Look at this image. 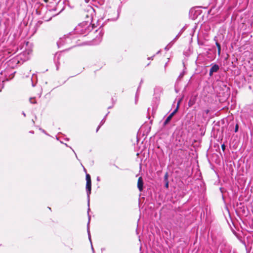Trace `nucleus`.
<instances>
[{
    "mask_svg": "<svg viewBox=\"0 0 253 253\" xmlns=\"http://www.w3.org/2000/svg\"><path fill=\"white\" fill-rule=\"evenodd\" d=\"M220 191L221 192V187H220L219 188Z\"/></svg>",
    "mask_w": 253,
    "mask_h": 253,
    "instance_id": "4c0bfd02",
    "label": "nucleus"
},
{
    "mask_svg": "<svg viewBox=\"0 0 253 253\" xmlns=\"http://www.w3.org/2000/svg\"><path fill=\"white\" fill-rule=\"evenodd\" d=\"M172 119L170 118L169 117H168L167 118V119L165 120V121H164V123H163V126H166L167 124H168L169 122L171 121Z\"/></svg>",
    "mask_w": 253,
    "mask_h": 253,
    "instance_id": "ddd939ff",
    "label": "nucleus"
},
{
    "mask_svg": "<svg viewBox=\"0 0 253 253\" xmlns=\"http://www.w3.org/2000/svg\"><path fill=\"white\" fill-rule=\"evenodd\" d=\"M225 149V146L224 144H222V151H224Z\"/></svg>",
    "mask_w": 253,
    "mask_h": 253,
    "instance_id": "bb28decb",
    "label": "nucleus"
},
{
    "mask_svg": "<svg viewBox=\"0 0 253 253\" xmlns=\"http://www.w3.org/2000/svg\"><path fill=\"white\" fill-rule=\"evenodd\" d=\"M168 63H166L165 65V68L166 69Z\"/></svg>",
    "mask_w": 253,
    "mask_h": 253,
    "instance_id": "c9c22d12",
    "label": "nucleus"
},
{
    "mask_svg": "<svg viewBox=\"0 0 253 253\" xmlns=\"http://www.w3.org/2000/svg\"><path fill=\"white\" fill-rule=\"evenodd\" d=\"M63 10V8L60 11L59 13H60L61 12H62V11Z\"/></svg>",
    "mask_w": 253,
    "mask_h": 253,
    "instance_id": "a19ab883",
    "label": "nucleus"
},
{
    "mask_svg": "<svg viewBox=\"0 0 253 253\" xmlns=\"http://www.w3.org/2000/svg\"><path fill=\"white\" fill-rule=\"evenodd\" d=\"M168 177H169V173L168 172H167L165 174L164 177V181L165 183L169 182Z\"/></svg>",
    "mask_w": 253,
    "mask_h": 253,
    "instance_id": "4468645a",
    "label": "nucleus"
},
{
    "mask_svg": "<svg viewBox=\"0 0 253 253\" xmlns=\"http://www.w3.org/2000/svg\"><path fill=\"white\" fill-rule=\"evenodd\" d=\"M175 41H173V40L172 41H171L168 45H169V47L170 48L173 44V42H174Z\"/></svg>",
    "mask_w": 253,
    "mask_h": 253,
    "instance_id": "aec40b11",
    "label": "nucleus"
},
{
    "mask_svg": "<svg viewBox=\"0 0 253 253\" xmlns=\"http://www.w3.org/2000/svg\"><path fill=\"white\" fill-rule=\"evenodd\" d=\"M65 40L66 41V45H69L71 43L76 42V38L77 36L74 35L73 32H70L68 35L64 36Z\"/></svg>",
    "mask_w": 253,
    "mask_h": 253,
    "instance_id": "f03ea898",
    "label": "nucleus"
},
{
    "mask_svg": "<svg viewBox=\"0 0 253 253\" xmlns=\"http://www.w3.org/2000/svg\"><path fill=\"white\" fill-rule=\"evenodd\" d=\"M182 98H180L179 100L177 101V105L176 108L171 112L169 115V117L170 118H172L173 116L176 113V112L178 111V110L179 107L180 103L181 101H182Z\"/></svg>",
    "mask_w": 253,
    "mask_h": 253,
    "instance_id": "39448f33",
    "label": "nucleus"
},
{
    "mask_svg": "<svg viewBox=\"0 0 253 253\" xmlns=\"http://www.w3.org/2000/svg\"><path fill=\"white\" fill-rule=\"evenodd\" d=\"M75 46V44H73V45H71L70 47H67L68 48H70L71 47H73Z\"/></svg>",
    "mask_w": 253,
    "mask_h": 253,
    "instance_id": "2f4dec72",
    "label": "nucleus"
},
{
    "mask_svg": "<svg viewBox=\"0 0 253 253\" xmlns=\"http://www.w3.org/2000/svg\"><path fill=\"white\" fill-rule=\"evenodd\" d=\"M178 85V84H176V83L175 84V91L176 93H178L179 90L178 89H177V86Z\"/></svg>",
    "mask_w": 253,
    "mask_h": 253,
    "instance_id": "4be33fe9",
    "label": "nucleus"
},
{
    "mask_svg": "<svg viewBox=\"0 0 253 253\" xmlns=\"http://www.w3.org/2000/svg\"><path fill=\"white\" fill-rule=\"evenodd\" d=\"M119 16V12H118L117 14V17L115 18H113V19H111V20H112V21H116L117 19H118V17ZM110 20V19H108V20Z\"/></svg>",
    "mask_w": 253,
    "mask_h": 253,
    "instance_id": "6ab92c4d",
    "label": "nucleus"
},
{
    "mask_svg": "<svg viewBox=\"0 0 253 253\" xmlns=\"http://www.w3.org/2000/svg\"><path fill=\"white\" fill-rule=\"evenodd\" d=\"M170 47H169V45H167L165 47V50H166V51H168Z\"/></svg>",
    "mask_w": 253,
    "mask_h": 253,
    "instance_id": "393cba45",
    "label": "nucleus"
},
{
    "mask_svg": "<svg viewBox=\"0 0 253 253\" xmlns=\"http://www.w3.org/2000/svg\"><path fill=\"white\" fill-rule=\"evenodd\" d=\"M57 44L59 48L67 45L64 36L60 38V39L57 42Z\"/></svg>",
    "mask_w": 253,
    "mask_h": 253,
    "instance_id": "423d86ee",
    "label": "nucleus"
},
{
    "mask_svg": "<svg viewBox=\"0 0 253 253\" xmlns=\"http://www.w3.org/2000/svg\"><path fill=\"white\" fill-rule=\"evenodd\" d=\"M89 210H90V209L88 208L87 212H89ZM88 223H87V234H88V239L91 243L92 250L93 251H94V250H93V247L92 245V243H91V236H90V233L89 229V224L90 220V216L89 215V213H88Z\"/></svg>",
    "mask_w": 253,
    "mask_h": 253,
    "instance_id": "20e7f679",
    "label": "nucleus"
},
{
    "mask_svg": "<svg viewBox=\"0 0 253 253\" xmlns=\"http://www.w3.org/2000/svg\"><path fill=\"white\" fill-rule=\"evenodd\" d=\"M97 181H100V178H99V177H97Z\"/></svg>",
    "mask_w": 253,
    "mask_h": 253,
    "instance_id": "f704fd0d",
    "label": "nucleus"
},
{
    "mask_svg": "<svg viewBox=\"0 0 253 253\" xmlns=\"http://www.w3.org/2000/svg\"><path fill=\"white\" fill-rule=\"evenodd\" d=\"M70 149H71L73 150V151L74 152V153L75 154L76 158H78L77 156V155H76V153L75 152V151H74V150L72 148V147H70Z\"/></svg>",
    "mask_w": 253,
    "mask_h": 253,
    "instance_id": "7c9ffc66",
    "label": "nucleus"
},
{
    "mask_svg": "<svg viewBox=\"0 0 253 253\" xmlns=\"http://www.w3.org/2000/svg\"><path fill=\"white\" fill-rule=\"evenodd\" d=\"M238 130V125L236 124L235 128V132H237Z\"/></svg>",
    "mask_w": 253,
    "mask_h": 253,
    "instance_id": "5701e85b",
    "label": "nucleus"
},
{
    "mask_svg": "<svg viewBox=\"0 0 253 253\" xmlns=\"http://www.w3.org/2000/svg\"><path fill=\"white\" fill-rule=\"evenodd\" d=\"M40 130L42 132H43V133L45 134L46 135H48V134L46 132V131H45L44 129H42V128H40Z\"/></svg>",
    "mask_w": 253,
    "mask_h": 253,
    "instance_id": "b1692460",
    "label": "nucleus"
},
{
    "mask_svg": "<svg viewBox=\"0 0 253 253\" xmlns=\"http://www.w3.org/2000/svg\"><path fill=\"white\" fill-rule=\"evenodd\" d=\"M110 112H108L107 113V114L105 115V116L104 117V118L101 120V121L100 122V126H102L105 122V120H106V117H107V116L108 115V114Z\"/></svg>",
    "mask_w": 253,
    "mask_h": 253,
    "instance_id": "2eb2a0df",
    "label": "nucleus"
},
{
    "mask_svg": "<svg viewBox=\"0 0 253 253\" xmlns=\"http://www.w3.org/2000/svg\"><path fill=\"white\" fill-rule=\"evenodd\" d=\"M159 90V88H155L154 89V92H155L154 94H156V91H157V90Z\"/></svg>",
    "mask_w": 253,
    "mask_h": 253,
    "instance_id": "a878e982",
    "label": "nucleus"
},
{
    "mask_svg": "<svg viewBox=\"0 0 253 253\" xmlns=\"http://www.w3.org/2000/svg\"><path fill=\"white\" fill-rule=\"evenodd\" d=\"M65 145L67 147H68V144H67L65 143Z\"/></svg>",
    "mask_w": 253,
    "mask_h": 253,
    "instance_id": "79ce46f5",
    "label": "nucleus"
},
{
    "mask_svg": "<svg viewBox=\"0 0 253 253\" xmlns=\"http://www.w3.org/2000/svg\"><path fill=\"white\" fill-rule=\"evenodd\" d=\"M143 180L142 177H139L137 181V187L139 191L141 192L143 189Z\"/></svg>",
    "mask_w": 253,
    "mask_h": 253,
    "instance_id": "0eeeda50",
    "label": "nucleus"
},
{
    "mask_svg": "<svg viewBox=\"0 0 253 253\" xmlns=\"http://www.w3.org/2000/svg\"><path fill=\"white\" fill-rule=\"evenodd\" d=\"M19 61L17 58H14L11 59L9 61V65H11V64H15L17 65L19 63Z\"/></svg>",
    "mask_w": 253,
    "mask_h": 253,
    "instance_id": "9b49d317",
    "label": "nucleus"
},
{
    "mask_svg": "<svg viewBox=\"0 0 253 253\" xmlns=\"http://www.w3.org/2000/svg\"><path fill=\"white\" fill-rule=\"evenodd\" d=\"M85 177H86L85 178H86V182L87 181H91V177L89 174L86 173Z\"/></svg>",
    "mask_w": 253,
    "mask_h": 253,
    "instance_id": "a211bd4d",
    "label": "nucleus"
},
{
    "mask_svg": "<svg viewBox=\"0 0 253 253\" xmlns=\"http://www.w3.org/2000/svg\"><path fill=\"white\" fill-rule=\"evenodd\" d=\"M143 80L142 79L140 82V83H139V85L138 87V88H137V92H136V96H137V93H138V90L139 89V88H140V86H141V85L143 84Z\"/></svg>",
    "mask_w": 253,
    "mask_h": 253,
    "instance_id": "f3484780",
    "label": "nucleus"
},
{
    "mask_svg": "<svg viewBox=\"0 0 253 253\" xmlns=\"http://www.w3.org/2000/svg\"><path fill=\"white\" fill-rule=\"evenodd\" d=\"M161 50H159V51L156 53V54H158L160 53L161 52Z\"/></svg>",
    "mask_w": 253,
    "mask_h": 253,
    "instance_id": "473e14b6",
    "label": "nucleus"
},
{
    "mask_svg": "<svg viewBox=\"0 0 253 253\" xmlns=\"http://www.w3.org/2000/svg\"><path fill=\"white\" fill-rule=\"evenodd\" d=\"M182 30L179 32V33L176 36V37L173 39V41H175L182 34Z\"/></svg>",
    "mask_w": 253,
    "mask_h": 253,
    "instance_id": "dca6fc26",
    "label": "nucleus"
},
{
    "mask_svg": "<svg viewBox=\"0 0 253 253\" xmlns=\"http://www.w3.org/2000/svg\"><path fill=\"white\" fill-rule=\"evenodd\" d=\"M221 134V133H220L219 132V138H220V134Z\"/></svg>",
    "mask_w": 253,
    "mask_h": 253,
    "instance_id": "ea45409f",
    "label": "nucleus"
},
{
    "mask_svg": "<svg viewBox=\"0 0 253 253\" xmlns=\"http://www.w3.org/2000/svg\"><path fill=\"white\" fill-rule=\"evenodd\" d=\"M215 172L216 174H217V177H219V175L217 174V173H216V171H215Z\"/></svg>",
    "mask_w": 253,
    "mask_h": 253,
    "instance_id": "c03bdc74",
    "label": "nucleus"
},
{
    "mask_svg": "<svg viewBox=\"0 0 253 253\" xmlns=\"http://www.w3.org/2000/svg\"><path fill=\"white\" fill-rule=\"evenodd\" d=\"M30 133H34V131H30Z\"/></svg>",
    "mask_w": 253,
    "mask_h": 253,
    "instance_id": "58836bf2",
    "label": "nucleus"
},
{
    "mask_svg": "<svg viewBox=\"0 0 253 253\" xmlns=\"http://www.w3.org/2000/svg\"><path fill=\"white\" fill-rule=\"evenodd\" d=\"M33 99L32 98H31L30 99V101H31V103H32V104H34V103H36V101H32Z\"/></svg>",
    "mask_w": 253,
    "mask_h": 253,
    "instance_id": "cd10ccee",
    "label": "nucleus"
},
{
    "mask_svg": "<svg viewBox=\"0 0 253 253\" xmlns=\"http://www.w3.org/2000/svg\"><path fill=\"white\" fill-rule=\"evenodd\" d=\"M60 55V54H58V53H56L54 55V63L55 64L57 70H58L59 69V60Z\"/></svg>",
    "mask_w": 253,
    "mask_h": 253,
    "instance_id": "1a4fd4ad",
    "label": "nucleus"
},
{
    "mask_svg": "<svg viewBox=\"0 0 253 253\" xmlns=\"http://www.w3.org/2000/svg\"><path fill=\"white\" fill-rule=\"evenodd\" d=\"M86 190L88 200V206L89 205V195L91 190V181H87L86 183Z\"/></svg>",
    "mask_w": 253,
    "mask_h": 253,
    "instance_id": "7ed1b4c3",
    "label": "nucleus"
},
{
    "mask_svg": "<svg viewBox=\"0 0 253 253\" xmlns=\"http://www.w3.org/2000/svg\"><path fill=\"white\" fill-rule=\"evenodd\" d=\"M101 126H100V125H99V126L97 127V129H96V132H97L98 131V130L99 129V128H100Z\"/></svg>",
    "mask_w": 253,
    "mask_h": 253,
    "instance_id": "c85d7f7f",
    "label": "nucleus"
},
{
    "mask_svg": "<svg viewBox=\"0 0 253 253\" xmlns=\"http://www.w3.org/2000/svg\"><path fill=\"white\" fill-rule=\"evenodd\" d=\"M93 29V25H91L90 24H88L87 22H83L76 26L74 31L72 32L77 37L78 35L85 36L90 33Z\"/></svg>",
    "mask_w": 253,
    "mask_h": 253,
    "instance_id": "f257e3e1",
    "label": "nucleus"
},
{
    "mask_svg": "<svg viewBox=\"0 0 253 253\" xmlns=\"http://www.w3.org/2000/svg\"><path fill=\"white\" fill-rule=\"evenodd\" d=\"M113 107V106H109L108 107V109H111Z\"/></svg>",
    "mask_w": 253,
    "mask_h": 253,
    "instance_id": "72a5a7b5",
    "label": "nucleus"
},
{
    "mask_svg": "<svg viewBox=\"0 0 253 253\" xmlns=\"http://www.w3.org/2000/svg\"><path fill=\"white\" fill-rule=\"evenodd\" d=\"M22 114H23V115H24V117L26 116V114H25V113L24 112L22 113Z\"/></svg>",
    "mask_w": 253,
    "mask_h": 253,
    "instance_id": "e433bc0d",
    "label": "nucleus"
},
{
    "mask_svg": "<svg viewBox=\"0 0 253 253\" xmlns=\"http://www.w3.org/2000/svg\"><path fill=\"white\" fill-rule=\"evenodd\" d=\"M219 70V66L217 64H214L210 69L209 75L211 76L213 73L216 72Z\"/></svg>",
    "mask_w": 253,
    "mask_h": 253,
    "instance_id": "6e6552de",
    "label": "nucleus"
},
{
    "mask_svg": "<svg viewBox=\"0 0 253 253\" xmlns=\"http://www.w3.org/2000/svg\"><path fill=\"white\" fill-rule=\"evenodd\" d=\"M184 74H185V71L183 70V71L180 74L178 77L177 78V80L176 81V84H178L179 81H180L183 78Z\"/></svg>",
    "mask_w": 253,
    "mask_h": 253,
    "instance_id": "f8f14e48",
    "label": "nucleus"
},
{
    "mask_svg": "<svg viewBox=\"0 0 253 253\" xmlns=\"http://www.w3.org/2000/svg\"><path fill=\"white\" fill-rule=\"evenodd\" d=\"M101 31H100L99 34H101Z\"/></svg>",
    "mask_w": 253,
    "mask_h": 253,
    "instance_id": "a18cd8bd",
    "label": "nucleus"
},
{
    "mask_svg": "<svg viewBox=\"0 0 253 253\" xmlns=\"http://www.w3.org/2000/svg\"><path fill=\"white\" fill-rule=\"evenodd\" d=\"M222 124H224V119L222 120Z\"/></svg>",
    "mask_w": 253,
    "mask_h": 253,
    "instance_id": "37998d69",
    "label": "nucleus"
},
{
    "mask_svg": "<svg viewBox=\"0 0 253 253\" xmlns=\"http://www.w3.org/2000/svg\"><path fill=\"white\" fill-rule=\"evenodd\" d=\"M216 38H217V37H215L214 40L215 42V44L218 48V54L219 55H220L221 48L220 44L218 42V40L216 39Z\"/></svg>",
    "mask_w": 253,
    "mask_h": 253,
    "instance_id": "9d476101",
    "label": "nucleus"
},
{
    "mask_svg": "<svg viewBox=\"0 0 253 253\" xmlns=\"http://www.w3.org/2000/svg\"><path fill=\"white\" fill-rule=\"evenodd\" d=\"M154 56H155V55H153V56H151V57H148V59H152H152H153V57H154Z\"/></svg>",
    "mask_w": 253,
    "mask_h": 253,
    "instance_id": "c756f323",
    "label": "nucleus"
},
{
    "mask_svg": "<svg viewBox=\"0 0 253 253\" xmlns=\"http://www.w3.org/2000/svg\"><path fill=\"white\" fill-rule=\"evenodd\" d=\"M169 182H166L165 183V187L167 189H168L169 188Z\"/></svg>",
    "mask_w": 253,
    "mask_h": 253,
    "instance_id": "412c9836",
    "label": "nucleus"
}]
</instances>
